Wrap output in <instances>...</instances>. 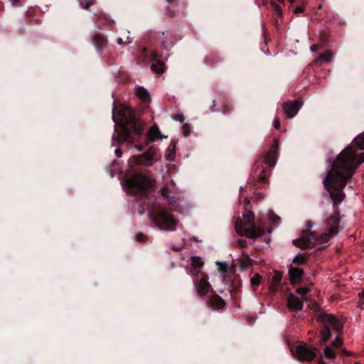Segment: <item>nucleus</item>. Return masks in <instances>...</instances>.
<instances>
[{
	"instance_id": "f257e3e1",
	"label": "nucleus",
	"mask_w": 364,
	"mask_h": 364,
	"mask_svg": "<svg viewBox=\"0 0 364 364\" xmlns=\"http://www.w3.org/2000/svg\"><path fill=\"white\" fill-rule=\"evenodd\" d=\"M364 132L357 136L351 144L343 150L333 164L323 183L330 192L334 206L341 203L345 193L343 188L346 186L357 168L364 162Z\"/></svg>"
},
{
	"instance_id": "f03ea898",
	"label": "nucleus",
	"mask_w": 364,
	"mask_h": 364,
	"mask_svg": "<svg viewBox=\"0 0 364 364\" xmlns=\"http://www.w3.org/2000/svg\"><path fill=\"white\" fill-rule=\"evenodd\" d=\"M112 120L115 124L121 127V132L114 134L113 140L119 143L128 140L130 132L132 130L136 135H140L143 132L141 122L136 120L133 111L122 105H114L112 109Z\"/></svg>"
},
{
	"instance_id": "7ed1b4c3",
	"label": "nucleus",
	"mask_w": 364,
	"mask_h": 364,
	"mask_svg": "<svg viewBox=\"0 0 364 364\" xmlns=\"http://www.w3.org/2000/svg\"><path fill=\"white\" fill-rule=\"evenodd\" d=\"M340 220L341 219L336 215L326 217L323 219L324 232L319 237L314 233L303 232L301 238L294 240V244L302 249H322L329 240L338 232Z\"/></svg>"
},
{
	"instance_id": "20e7f679",
	"label": "nucleus",
	"mask_w": 364,
	"mask_h": 364,
	"mask_svg": "<svg viewBox=\"0 0 364 364\" xmlns=\"http://www.w3.org/2000/svg\"><path fill=\"white\" fill-rule=\"evenodd\" d=\"M255 215L252 212L246 211L244 213L243 221L237 219L235 222L236 232L240 235H245L251 239L261 237L265 234L266 232H269V230H266L262 228H256L253 223Z\"/></svg>"
},
{
	"instance_id": "39448f33",
	"label": "nucleus",
	"mask_w": 364,
	"mask_h": 364,
	"mask_svg": "<svg viewBox=\"0 0 364 364\" xmlns=\"http://www.w3.org/2000/svg\"><path fill=\"white\" fill-rule=\"evenodd\" d=\"M318 321L322 325L321 330V342H326L331 336L340 334L343 331V323L331 314H321L318 316Z\"/></svg>"
},
{
	"instance_id": "423d86ee",
	"label": "nucleus",
	"mask_w": 364,
	"mask_h": 364,
	"mask_svg": "<svg viewBox=\"0 0 364 364\" xmlns=\"http://www.w3.org/2000/svg\"><path fill=\"white\" fill-rule=\"evenodd\" d=\"M161 158V154L157 148L150 147L148 151L143 155H135L131 157L129 161V166L134 168L136 165L143 166H150L154 162L159 161Z\"/></svg>"
},
{
	"instance_id": "0eeeda50",
	"label": "nucleus",
	"mask_w": 364,
	"mask_h": 364,
	"mask_svg": "<svg viewBox=\"0 0 364 364\" xmlns=\"http://www.w3.org/2000/svg\"><path fill=\"white\" fill-rule=\"evenodd\" d=\"M151 185V180L144 175L136 174L127 179L124 184V189L129 193L145 191Z\"/></svg>"
},
{
	"instance_id": "6e6552de",
	"label": "nucleus",
	"mask_w": 364,
	"mask_h": 364,
	"mask_svg": "<svg viewBox=\"0 0 364 364\" xmlns=\"http://www.w3.org/2000/svg\"><path fill=\"white\" fill-rule=\"evenodd\" d=\"M151 220L159 230H174L176 229L175 220L165 211H160L156 215L151 216Z\"/></svg>"
},
{
	"instance_id": "1a4fd4ad",
	"label": "nucleus",
	"mask_w": 364,
	"mask_h": 364,
	"mask_svg": "<svg viewBox=\"0 0 364 364\" xmlns=\"http://www.w3.org/2000/svg\"><path fill=\"white\" fill-rule=\"evenodd\" d=\"M317 349L304 343L299 345L294 353L298 360L301 361H311L316 355Z\"/></svg>"
},
{
	"instance_id": "9d476101",
	"label": "nucleus",
	"mask_w": 364,
	"mask_h": 364,
	"mask_svg": "<svg viewBox=\"0 0 364 364\" xmlns=\"http://www.w3.org/2000/svg\"><path fill=\"white\" fill-rule=\"evenodd\" d=\"M302 103L299 100L289 101L283 104V109L287 117H294L301 107Z\"/></svg>"
},
{
	"instance_id": "9b49d317",
	"label": "nucleus",
	"mask_w": 364,
	"mask_h": 364,
	"mask_svg": "<svg viewBox=\"0 0 364 364\" xmlns=\"http://www.w3.org/2000/svg\"><path fill=\"white\" fill-rule=\"evenodd\" d=\"M197 292L198 295L203 296L207 294L212 290L211 285L208 282V277L205 275H203L202 278L199 280L198 283L196 285Z\"/></svg>"
},
{
	"instance_id": "f8f14e48",
	"label": "nucleus",
	"mask_w": 364,
	"mask_h": 364,
	"mask_svg": "<svg viewBox=\"0 0 364 364\" xmlns=\"http://www.w3.org/2000/svg\"><path fill=\"white\" fill-rule=\"evenodd\" d=\"M278 149V144L275 143L269 149L267 155L265 156V162L269 166L272 167L276 164L277 161V151Z\"/></svg>"
},
{
	"instance_id": "ddd939ff",
	"label": "nucleus",
	"mask_w": 364,
	"mask_h": 364,
	"mask_svg": "<svg viewBox=\"0 0 364 364\" xmlns=\"http://www.w3.org/2000/svg\"><path fill=\"white\" fill-rule=\"evenodd\" d=\"M302 299L294 296L290 295L287 300V305L289 309L291 311H299L303 308Z\"/></svg>"
},
{
	"instance_id": "4468645a",
	"label": "nucleus",
	"mask_w": 364,
	"mask_h": 364,
	"mask_svg": "<svg viewBox=\"0 0 364 364\" xmlns=\"http://www.w3.org/2000/svg\"><path fill=\"white\" fill-rule=\"evenodd\" d=\"M164 136L160 134L159 128L156 125L152 126L146 136L147 143L149 144L156 139H161Z\"/></svg>"
},
{
	"instance_id": "2eb2a0df",
	"label": "nucleus",
	"mask_w": 364,
	"mask_h": 364,
	"mask_svg": "<svg viewBox=\"0 0 364 364\" xmlns=\"http://www.w3.org/2000/svg\"><path fill=\"white\" fill-rule=\"evenodd\" d=\"M303 270L299 268H290L289 274L291 284L297 283L301 279L303 275Z\"/></svg>"
},
{
	"instance_id": "dca6fc26",
	"label": "nucleus",
	"mask_w": 364,
	"mask_h": 364,
	"mask_svg": "<svg viewBox=\"0 0 364 364\" xmlns=\"http://www.w3.org/2000/svg\"><path fill=\"white\" fill-rule=\"evenodd\" d=\"M267 173H263V168H259V164L257 163L253 172V178L256 180L264 181L267 179Z\"/></svg>"
},
{
	"instance_id": "f3484780",
	"label": "nucleus",
	"mask_w": 364,
	"mask_h": 364,
	"mask_svg": "<svg viewBox=\"0 0 364 364\" xmlns=\"http://www.w3.org/2000/svg\"><path fill=\"white\" fill-rule=\"evenodd\" d=\"M92 43L95 48L99 50L107 43V40L102 36H96L92 38Z\"/></svg>"
},
{
	"instance_id": "a211bd4d",
	"label": "nucleus",
	"mask_w": 364,
	"mask_h": 364,
	"mask_svg": "<svg viewBox=\"0 0 364 364\" xmlns=\"http://www.w3.org/2000/svg\"><path fill=\"white\" fill-rule=\"evenodd\" d=\"M262 277L258 273H255L250 278V284L254 291L261 283Z\"/></svg>"
},
{
	"instance_id": "6ab92c4d",
	"label": "nucleus",
	"mask_w": 364,
	"mask_h": 364,
	"mask_svg": "<svg viewBox=\"0 0 364 364\" xmlns=\"http://www.w3.org/2000/svg\"><path fill=\"white\" fill-rule=\"evenodd\" d=\"M136 95L139 98L143 100H149V94L148 91L142 87H139L136 89Z\"/></svg>"
},
{
	"instance_id": "aec40b11",
	"label": "nucleus",
	"mask_w": 364,
	"mask_h": 364,
	"mask_svg": "<svg viewBox=\"0 0 364 364\" xmlns=\"http://www.w3.org/2000/svg\"><path fill=\"white\" fill-rule=\"evenodd\" d=\"M323 354L326 358L333 359L336 358V348L330 346H326L323 350Z\"/></svg>"
},
{
	"instance_id": "412c9836",
	"label": "nucleus",
	"mask_w": 364,
	"mask_h": 364,
	"mask_svg": "<svg viewBox=\"0 0 364 364\" xmlns=\"http://www.w3.org/2000/svg\"><path fill=\"white\" fill-rule=\"evenodd\" d=\"M172 36L167 33L166 38V40H164L161 41V48L164 50H170L173 45V41H171V38Z\"/></svg>"
},
{
	"instance_id": "4be33fe9",
	"label": "nucleus",
	"mask_w": 364,
	"mask_h": 364,
	"mask_svg": "<svg viewBox=\"0 0 364 364\" xmlns=\"http://www.w3.org/2000/svg\"><path fill=\"white\" fill-rule=\"evenodd\" d=\"M151 68L156 73H161L165 70V64L161 61H157L151 65Z\"/></svg>"
},
{
	"instance_id": "5701e85b",
	"label": "nucleus",
	"mask_w": 364,
	"mask_h": 364,
	"mask_svg": "<svg viewBox=\"0 0 364 364\" xmlns=\"http://www.w3.org/2000/svg\"><path fill=\"white\" fill-rule=\"evenodd\" d=\"M311 289L308 287H303L296 289V293L301 296L302 301H306L308 299L306 294L310 291Z\"/></svg>"
},
{
	"instance_id": "b1692460",
	"label": "nucleus",
	"mask_w": 364,
	"mask_h": 364,
	"mask_svg": "<svg viewBox=\"0 0 364 364\" xmlns=\"http://www.w3.org/2000/svg\"><path fill=\"white\" fill-rule=\"evenodd\" d=\"M210 303L218 309H221L225 306V301L220 297L217 296H214L211 299Z\"/></svg>"
},
{
	"instance_id": "393cba45",
	"label": "nucleus",
	"mask_w": 364,
	"mask_h": 364,
	"mask_svg": "<svg viewBox=\"0 0 364 364\" xmlns=\"http://www.w3.org/2000/svg\"><path fill=\"white\" fill-rule=\"evenodd\" d=\"M332 60V55L329 52H326L325 53H323L320 55L318 58L316 60V62L318 63L319 61H323L325 63H330Z\"/></svg>"
},
{
	"instance_id": "a878e982",
	"label": "nucleus",
	"mask_w": 364,
	"mask_h": 364,
	"mask_svg": "<svg viewBox=\"0 0 364 364\" xmlns=\"http://www.w3.org/2000/svg\"><path fill=\"white\" fill-rule=\"evenodd\" d=\"M191 259V265L196 268L200 267L203 265V262L202 261L200 257H192Z\"/></svg>"
},
{
	"instance_id": "bb28decb",
	"label": "nucleus",
	"mask_w": 364,
	"mask_h": 364,
	"mask_svg": "<svg viewBox=\"0 0 364 364\" xmlns=\"http://www.w3.org/2000/svg\"><path fill=\"white\" fill-rule=\"evenodd\" d=\"M293 262L294 263L299 265L303 264L306 262V257L303 255L299 254L294 257Z\"/></svg>"
},
{
	"instance_id": "cd10ccee",
	"label": "nucleus",
	"mask_w": 364,
	"mask_h": 364,
	"mask_svg": "<svg viewBox=\"0 0 364 364\" xmlns=\"http://www.w3.org/2000/svg\"><path fill=\"white\" fill-rule=\"evenodd\" d=\"M340 334H336V339L332 344V347L338 349L343 345V340L339 336Z\"/></svg>"
},
{
	"instance_id": "c85d7f7f",
	"label": "nucleus",
	"mask_w": 364,
	"mask_h": 364,
	"mask_svg": "<svg viewBox=\"0 0 364 364\" xmlns=\"http://www.w3.org/2000/svg\"><path fill=\"white\" fill-rule=\"evenodd\" d=\"M282 274H280L279 272H275V274L272 278V283L274 284V285H278L280 282H281V279H282Z\"/></svg>"
},
{
	"instance_id": "c756f323",
	"label": "nucleus",
	"mask_w": 364,
	"mask_h": 364,
	"mask_svg": "<svg viewBox=\"0 0 364 364\" xmlns=\"http://www.w3.org/2000/svg\"><path fill=\"white\" fill-rule=\"evenodd\" d=\"M252 264L251 259L250 258H245L240 262L241 269H245Z\"/></svg>"
},
{
	"instance_id": "7c9ffc66",
	"label": "nucleus",
	"mask_w": 364,
	"mask_h": 364,
	"mask_svg": "<svg viewBox=\"0 0 364 364\" xmlns=\"http://www.w3.org/2000/svg\"><path fill=\"white\" fill-rule=\"evenodd\" d=\"M79 1L82 5V7L85 9H88L89 6L92 4V1L91 0H79Z\"/></svg>"
},
{
	"instance_id": "2f4dec72",
	"label": "nucleus",
	"mask_w": 364,
	"mask_h": 364,
	"mask_svg": "<svg viewBox=\"0 0 364 364\" xmlns=\"http://www.w3.org/2000/svg\"><path fill=\"white\" fill-rule=\"evenodd\" d=\"M169 189L167 187H163L161 189V194L164 199L168 198Z\"/></svg>"
},
{
	"instance_id": "473e14b6",
	"label": "nucleus",
	"mask_w": 364,
	"mask_h": 364,
	"mask_svg": "<svg viewBox=\"0 0 364 364\" xmlns=\"http://www.w3.org/2000/svg\"><path fill=\"white\" fill-rule=\"evenodd\" d=\"M136 237L138 241L142 242H146L148 240L147 237L142 233H137L136 235Z\"/></svg>"
},
{
	"instance_id": "72a5a7b5",
	"label": "nucleus",
	"mask_w": 364,
	"mask_h": 364,
	"mask_svg": "<svg viewBox=\"0 0 364 364\" xmlns=\"http://www.w3.org/2000/svg\"><path fill=\"white\" fill-rule=\"evenodd\" d=\"M131 42H132V40L129 37L127 38V41H124L122 38H118L117 39V43L118 45L129 44Z\"/></svg>"
},
{
	"instance_id": "f704fd0d",
	"label": "nucleus",
	"mask_w": 364,
	"mask_h": 364,
	"mask_svg": "<svg viewBox=\"0 0 364 364\" xmlns=\"http://www.w3.org/2000/svg\"><path fill=\"white\" fill-rule=\"evenodd\" d=\"M191 132V129L188 124H185L183 125V133L184 136H188Z\"/></svg>"
},
{
	"instance_id": "c9c22d12",
	"label": "nucleus",
	"mask_w": 364,
	"mask_h": 364,
	"mask_svg": "<svg viewBox=\"0 0 364 364\" xmlns=\"http://www.w3.org/2000/svg\"><path fill=\"white\" fill-rule=\"evenodd\" d=\"M272 7L276 14H278L279 16L282 15V9L279 6L273 4Z\"/></svg>"
},
{
	"instance_id": "e433bc0d",
	"label": "nucleus",
	"mask_w": 364,
	"mask_h": 364,
	"mask_svg": "<svg viewBox=\"0 0 364 364\" xmlns=\"http://www.w3.org/2000/svg\"><path fill=\"white\" fill-rule=\"evenodd\" d=\"M174 119L178 120V121H179V122H183V121H184L185 118H184V117H183V114H176V115L174 117Z\"/></svg>"
},
{
	"instance_id": "4c0bfd02",
	"label": "nucleus",
	"mask_w": 364,
	"mask_h": 364,
	"mask_svg": "<svg viewBox=\"0 0 364 364\" xmlns=\"http://www.w3.org/2000/svg\"><path fill=\"white\" fill-rule=\"evenodd\" d=\"M274 127L279 129L280 128V122L278 119H276L274 122Z\"/></svg>"
},
{
	"instance_id": "58836bf2",
	"label": "nucleus",
	"mask_w": 364,
	"mask_h": 364,
	"mask_svg": "<svg viewBox=\"0 0 364 364\" xmlns=\"http://www.w3.org/2000/svg\"><path fill=\"white\" fill-rule=\"evenodd\" d=\"M115 154L117 157L120 158L122 156V152L121 151V150L119 149H117L115 150Z\"/></svg>"
},
{
	"instance_id": "ea45409f",
	"label": "nucleus",
	"mask_w": 364,
	"mask_h": 364,
	"mask_svg": "<svg viewBox=\"0 0 364 364\" xmlns=\"http://www.w3.org/2000/svg\"><path fill=\"white\" fill-rule=\"evenodd\" d=\"M303 11H304V9L302 7H297L294 9V13L295 14L301 13V12H303Z\"/></svg>"
},
{
	"instance_id": "a19ab883",
	"label": "nucleus",
	"mask_w": 364,
	"mask_h": 364,
	"mask_svg": "<svg viewBox=\"0 0 364 364\" xmlns=\"http://www.w3.org/2000/svg\"><path fill=\"white\" fill-rule=\"evenodd\" d=\"M173 157H174V154L173 153H171V154H169L166 155V159L168 160H170V161L173 160Z\"/></svg>"
},
{
	"instance_id": "79ce46f5",
	"label": "nucleus",
	"mask_w": 364,
	"mask_h": 364,
	"mask_svg": "<svg viewBox=\"0 0 364 364\" xmlns=\"http://www.w3.org/2000/svg\"><path fill=\"white\" fill-rule=\"evenodd\" d=\"M318 47L319 46L318 45H314L313 46L311 47V51L315 52L318 49Z\"/></svg>"
},
{
	"instance_id": "37998d69",
	"label": "nucleus",
	"mask_w": 364,
	"mask_h": 364,
	"mask_svg": "<svg viewBox=\"0 0 364 364\" xmlns=\"http://www.w3.org/2000/svg\"><path fill=\"white\" fill-rule=\"evenodd\" d=\"M359 296L360 301L363 300V302H364V289L360 293H359Z\"/></svg>"
},
{
	"instance_id": "c03bdc74",
	"label": "nucleus",
	"mask_w": 364,
	"mask_h": 364,
	"mask_svg": "<svg viewBox=\"0 0 364 364\" xmlns=\"http://www.w3.org/2000/svg\"><path fill=\"white\" fill-rule=\"evenodd\" d=\"M12 6H15L20 0H9Z\"/></svg>"
},
{
	"instance_id": "a18cd8bd",
	"label": "nucleus",
	"mask_w": 364,
	"mask_h": 364,
	"mask_svg": "<svg viewBox=\"0 0 364 364\" xmlns=\"http://www.w3.org/2000/svg\"><path fill=\"white\" fill-rule=\"evenodd\" d=\"M306 226H307V228H312V227H313V223H311V222H309V221H308V222L306 223Z\"/></svg>"
},
{
	"instance_id": "49530a36",
	"label": "nucleus",
	"mask_w": 364,
	"mask_h": 364,
	"mask_svg": "<svg viewBox=\"0 0 364 364\" xmlns=\"http://www.w3.org/2000/svg\"><path fill=\"white\" fill-rule=\"evenodd\" d=\"M220 271L222 272H226V269L220 267Z\"/></svg>"
},
{
	"instance_id": "de8ad7c7",
	"label": "nucleus",
	"mask_w": 364,
	"mask_h": 364,
	"mask_svg": "<svg viewBox=\"0 0 364 364\" xmlns=\"http://www.w3.org/2000/svg\"><path fill=\"white\" fill-rule=\"evenodd\" d=\"M135 148L138 150V151H141V146H138V145H135Z\"/></svg>"
},
{
	"instance_id": "09e8293b",
	"label": "nucleus",
	"mask_w": 364,
	"mask_h": 364,
	"mask_svg": "<svg viewBox=\"0 0 364 364\" xmlns=\"http://www.w3.org/2000/svg\"><path fill=\"white\" fill-rule=\"evenodd\" d=\"M279 3H284L285 0H277Z\"/></svg>"
},
{
	"instance_id": "8fccbe9b",
	"label": "nucleus",
	"mask_w": 364,
	"mask_h": 364,
	"mask_svg": "<svg viewBox=\"0 0 364 364\" xmlns=\"http://www.w3.org/2000/svg\"><path fill=\"white\" fill-rule=\"evenodd\" d=\"M342 351H343V353H345L348 354L347 351H346L345 349H343V350H342Z\"/></svg>"
},
{
	"instance_id": "3c124183",
	"label": "nucleus",
	"mask_w": 364,
	"mask_h": 364,
	"mask_svg": "<svg viewBox=\"0 0 364 364\" xmlns=\"http://www.w3.org/2000/svg\"><path fill=\"white\" fill-rule=\"evenodd\" d=\"M153 58H156V55L155 53H154V54H153Z\"/></svg>"
},
{
	"instance_id": "603ef678",
	"label": "nucleus",
	"mask_w": 364,
	"mask_h": 364,
	"mask_svg": "<svg viewBox=\"0 0 364 364\" xmlns=\"http://www.w3.org/2000/svg\"><path fill=\"white\" fill-rule=\"evenodd\" d=\"M289 1H290L291 3H293V2H294V1H295V0H289Z\"/></svg>"
}]
</instances>
